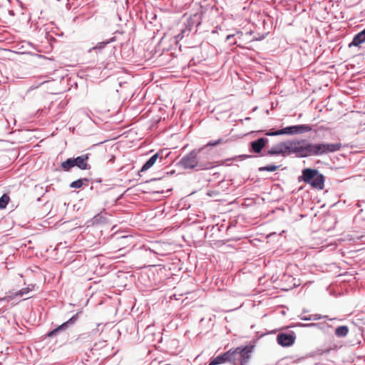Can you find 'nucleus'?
Here are the masks:
<instances>
[{
    "label": "nucleus",
    "instance_id": "1",
    "mask_svg": "<svg viewBox=\"0 0 365 365\" xmlns=\"http://www.w3.org/2000/svg\"><path fill=\"white\" fill-rule=\"evenodd\" d=\"M341 148V144L340 143L312 144L303 140L277 145L275 146V154L295 153L298 157H307L334 153Z\"/></svg>",
    "mask_w": 365,
    "mask_h": 365
},
{
    "label": "nucleus",
    "instance_id": "2",
    "mask_svg": "<svg viewBox=\"0 0 365 365\" xmlns=\"http://www.w3.org/2000/svg\"><path fill=\"white\" fill-rule=\"evenodd\" d=\"M204 148L193 150L183 156L179 165L184 169L196 168L197 170H208L214 167L209 160V154L202 152Z\"/></svg>",
    "mask_w": 365,
    "mask_h": 365
},
{
    "label": "nucleus",
    "instance_id": "3",
    "mask_svg": "<svg viewBox=\"0 0 365 365\" xmlns=\"http://www.w3.org/2000/svg\"><path fill=\"white\" fill-rule=\"evenodd\" d=\"M254 348V345L250 344L245 346H239L235 349H230V363L233 365H248Z\"/></svg>",
    "mask_w": 365,
    "mask_h": 365
},
{
    "label": "nucleus",
    "instance_id": "4",
    "mask_svg": "<svg viewBox=\"0 0 365 365\" xmlns=\"http://www.w3.org/2000/svg\"><path fill=\"white\" fill-rule=\"evenodd\" d=\"M302 180L313 187L322 190L324 187V178L316 169L306 168L302 170Z\"/></svg>",
    "mask_w": 365,
    "mask_h": 365
},
{
    "label": "nucleus",
    "instance_id": "5",
    "mask_svg": "<svg viewBox=\"0 0 365 365\" xmlns=\"http://www.w3.org/2000/svg\"><path fill=\"white\" fill-rule=\"evenodd\" d=\"M312 130V126L309 125H292L287 128H284L281 130H275V135H293L298 133H303L309 132Z\"/></svg>",
    "mask_w": 365,
    "mask_h": 365
},
{
    "label": "nucleus",
    "instance_id": "6",
    "mask_svg": "<svg viewBox=\"0 0 365 365\" xmlns=\"http://www.w3.org/2000/svg\"><path fill=\"white\" fill-rule=\"evenodd\" d=\"M296 339L294 332L291 333H280L277 336V340L279 344L282 346H292Z\"/></svg>",
    "mask_w": 365,
    "mask_h": 365
},
{
    "label": "nucleus",
    "instance_id": "7",
    "mask_svg": "<svg viewBox=\"0 0 365 365\" xmlns=\"http://www.w3.org/2000/svg\"><path fill=\"white\" fill-rule=\"evenodd\" d=\"M89 154H83L76 158H73L74 162V165L77 166L81 170H88L91 168V166L88 163V160L89 159Z\"/></svg>",
    "mask_w": 365,
    "mask_h": 365
},
{
    "label": "nucleus",
    "instance_id": "8",
    "mask_svg": "<svg viewBox=\"0 0 365 365\" xmlns=\"http://www.w3.org/2000/svg\"><path fill=\"white\" fill-rule=\"evenodd\" d=\"M78 319V314L73 316L71 319H69L67 322L63 323L61 325L58 326L56 329H53L50 332L47 334L48 337H51L58 333L60 331L66 329L68 324H73Z\"/></svg>",
    "mask_w": 365,
    "mask_h": 365
},
{
    "label": "nucleus",
    "instance_id": "9",
    "mask_svg": "<svg viewBox=\"0 0 365 365\" xmlns=\"http://www.w3.org/2000/svg\"><path fill=\"white\" fill-rule=\"evenodd\" d=\"M229 351H227V352L222 354L218 355L216 357L212 358L209 365H217L226 362L230 363V358H229Z\"/></svg>",
    "mask_w": 365,
    "mask_h": 365
},
{
    "label": "nucleus",
    "instance_id": "10",
    "mask_svg": "<svg viewBox=\"0 0 365 365\" xmlns=\"http://www.w3.org/2000/svg\"><path fill=\"white\" fill-rule=\"evenodd\" d=\"M160 158V161L163 160V157H160V154L158 153L153 155L141 168L140 172H145L150 169L153 165L156 163L157 160Z\"/></svg>",
    "mask_w": 365,
    "mask_h": 365
},
{
    "label": "nucleus",
    "instance_id": "11",
    "mask_svg": "<svg viewBox=\"0 0 365 365\" xmlns=\"http://www.w3.org/2000/svg\"><path fill=\"white\" fill-rule=\"evenodd\" d=\"M266 141L267 140L264 138H261L255 141L252 142L251 146L252 150L256 153H260L262 148L264 147Z\"/></svg>",
    "mask_w": 365,
    "mask_h": 365
},
{
    "label": "nucleus",
    "instance_id": "12",
    "mask_svg": "<svg viewBox=\"0 0 365 365\" xmlns=\"http://www.w3.org/2000/svg\"><path fill=\"white\" fill-rule=\"evenodd\" d=\"M365 42V29L357 34L353 38L352 42L350 43L349 46H358L360 44Z\"/></svg>",
    "mask_w": 365,
    "mask_h": 365
},
{
    "label": "nucleus",
    "instance_id": "13",
    "mask_svg": "<svg viewBox=\"0 0 365 365\" xmlns=\"http://www.w3.org/2000/svg\"><path fill=\"white\" fill-rule=\"evenodd\" d=\"M89 180L88 178H81L70 184L72 188H81L83 185H88Z\"/></svg>",
    "mask_w": 365,
    "mask_h": 365
},
{
    "label": "nucleus",
    "instance_id": "14",
    "mask_svg": "<svg viewBox=\"0 0 365 365\" xmlns=\"http://www.w3.org/2000/svg\"><path fill=\"white\" fill-rule=\"evenodd\" d=\"M74 162L73 158H68L66 160L61 163V168L63 171H69L72 168H73Z\"/></svg>",
    "mask_w": 365,
    "mask_h": 365
},
{
    "label": "nucleus",
    "instance_id": "15",
    "mask_svg": "<svg viewBox=\"0 0 365 365\" xmlns=\"http://www.w3.org/2000/svg\"><path fill=\"white\" fill-rule=\"evenodd\" d=\"M349 333V328L347 326H340L335 329V334L338 337H344Z\"/></svg>",
    "mask_w": 365,
    "mask_h": 365
},
{
    "label": "nucleus",
    "instance_id": "16",
    "mask_svg": "<svg viewBox=\"0 0 365 365\" xmlns=\"http://www.w3.org/2000/svg\"><path fill=\"white\" fill-rule=\"evenodd\" d=\"M10 201V197L7 194H4L0 197V209H4Z\"/></svg>",
    "mask_w": 365,
    "mask_h": 365
},
{
    "label": "nucleus",
    "instance_id": "17",
    "mask_svg": "<svg viewBox=\"0 0 365 365\" xmlns=\"http://www.w3.org/2000/svg\"><path fill=\"white\" fill-rule=\"evenodd\" d=\"M34 288V285H30L29 287H25L16 292L15 297H21L24 294H28L29 292L32 291Z\"/></svg>",
    "mask_w": 365,
    "mask_h": 365
},
{
    "label": "nucleus",
    "instance_id": "18",
    "mask_svg": "<svg viewBox=\"0 0 365 365\" xmlns=\"http://www.w3.org/2000/svg\"><path fill=\"white\" fill-rule=\"evenodd\" d=\"M221 143H222V139H218L217 140H215V141H210L207 143V145L205 146V148L208 147V146H216Z\"/></svg>",
    "mask_w": 365,
    "mask_h": 365
},
{
    "label": "nucleus",
    "instance_id": "19",
    "mask_svg": "<svg viewBox=\"0 0 365 365\" xmlns=\"http://www.w3.org/2000/svg\"><path fill=\"white\" fill-rule=\"evenodd\" d=\"M260 171L262 170H267V171H274V165H269L266 167H262L259 169Z\"/></svg>",
    "mask_w": 365,
    "mask_h": 365
},
{
    "label": "nucleus",
    "instance_id": "20",
    "mask_svg": "<svg viewBox=\"0 0 365 365\" xmlns=\"http://www.w3.org/2000/svg\"><path fill=\"white\" fill-rule=\"evenodd\" d=\"M105 45H106V43L101 42V43H98L95 47H93V49H101V48H104Z\"/></svg>",
    "mask_w": 365,
    "mask_h": 365
},
{
    "label": "nucleus",
    "instance_id": "21",
    "mask_svg": "<svg viewBox=\"0 0 365 365\" xmlns=\"http://www.w3.org/2000/svg\"><path fill=\"white\" fill-rule=\"evenodd\" d=\"M11 299H13V298L9 297V296H7V297H4L3 298H0V300H1V301H9Z\"/></svg>",
    "mask_w": 365,
    "mask_h": 365
},
{
    "label": "nucleus",
    "instance_id": "22",
    "mask_svg": "<svg viewBox=\"0 0 365 365\" xmlns=\"http://www.w3.org/2000/svg\"><path fill=\"white\" fill-rule=\"evenodd\" d=\"M234 36H235L234 34H232V35H228V36H227V41H230V40H232V38L234 37Z\"/></svg>",
    "mask_w": 365,
    "mask_h": 365
},
{
    "label": "nucleus",
    "instance_id": "23",
    "mask_svg": "<svg viewBox=\"0 0 365 365\" xmlns=\"http://www.w3.org/2000/svg\"><path fill=\"white\" fill-rule=\"evenodd\" d=\"M234 36H235L234 34H232V35H228V36H227V41H230V40H232V38L234 37Z\"/></svg>",
    "mask_w": 365,
    "mask_h": 365
},
{
    "label": "nucleus",
    "instance_id": "24",
    "mask_svg": "<svg viewBox=\"0 0 365 365\" xmlns=\"http://www.w3.org/2000/svg\"><path fill=\"white\" fill-rule=\"evenodd\" d=\"M115 160V156H112L111 158L109 160L110 163H114Z\"/></svg>",
    "mask_w": 365,
    "mask_h": 365
},
{
    "label": "nucleus",
    "instance_id": "25",
    "mask_svg": "<svg viewBox=\"0 0 365 365\" xmlns=\"http://www.w3.org/2000/svg\"><path fill=\"white\" fill-rule=\"evenodd\" d=\"M237 34L240 35V36H242V31H237Z\"/></svg>",
    "mask_w": 365,
    "mask_h": 365
}]
</instances>
